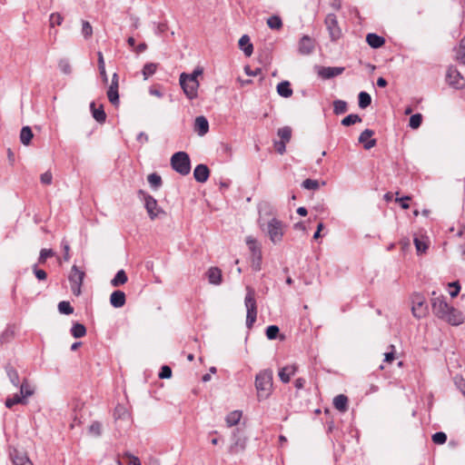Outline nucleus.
<instances>
[{
    "label": "nucleus",
    "mask_w": 465,
    "mask_h": 465,
    "mask_svg": "<svg viewBox=\"0 0 465 465\" xmlns=\"http://www.w3.org/2000/svg\"><path fill=\"white\" fill-rule=\"evenodd\" d=\"M302 186L304 189L315 191L320 188V183L317 180L308 178L302 182Z\"/></svg>",
    "instance_id": "obj_49"
},
{
    "label": "nucleus",
    "mask_w": 465,
    "mask_h": 465,
    "mask_svg": "<svg viewBox=\"0 0 465 465\" xmlns=\"http://www.w3.org/2000/svg\"><path fill=\"white\" fill-rule=\"evenodd\" d=\"M210 176V170L206 164H198L193 170V177L198 183H205Z\"/></svg>",
    "instance_id": "obj_17"
},
{
    "label": "nucleus",
    "mask_w": 465,
    "mask_h": 465,
    "mask_svg": "<svg viewBox=\"0 0 465 465\" xmlns=\"http://www.w3.org/2000/svg\"><path fill=\"white\" fill-rule=\"evenodd\" d=\"M324 25L331 42H337L342 37V31L340 27L336 15L328 14L325 17Z\"/></svg>",
    "instance_id": "obj_7"
},
{
    "label": "nucleus",
    "mask_w": 465,
    "mask_h": 465,
    "mask_svg": "<svg viewBox=\"0 0 465 465\" xmlns=\"http://www.w3.org/2000/svg\"><path fill=\"white\" fill-rule=\"evenodd\" d=\"M40 181L45 185L51 184L52 181H53V175H52L51 172L47 171V172L42 173L40 176Z\"/></svg>",
    "instance_id": "obj_61"
},
{
    "label": "nucleus",
    "mask_w": 465,
    "mask_h": 465,
    "mask_svg": "<svg viewBox=\"0 0 465 465\" xmlns=\"http://www.w3.org/2000/svg\"><path fill=\"white\" fill-rule=\"evenodd\" d=\"M366 42L367 44L374 49L381 48L385 45V39L384 37L375 34V33H369L366 35Z\"/></svg>",
    "instance_id": "obj_21"
},
{
    "label": "nucleus",
    "mask_w": 465,
    "mask_h": 465,
    "mask_svg": "<svg viewBox=\"0 0 465 465\" xmlns=\"http://www.w3.org/2000/svg\"><path fill=\"white\" fill-rule=\"evenodd\" d=\"M209 282L218 285L222 282V271L217 267H211L207 272Z\"/></svg>",
    "instance_id": "obj_26"
},
{
    "label": "nucleus",
    "mask_w": 465,
    "mask_h": 465,
    "mask_svg": "<svg viewBox=\"0 0 465 465\" xmlns=\"http://www.w3.org/2000/svg\"><path fill=\"white\" fill-rule=\"evenodd\" d=\"M5 370L12 384L18 387L20 384V379L16 369L13 365L7 364L5 367Z\"/></svg>",
    "instance_id": "obj_28"
},
{
    "label": "nucleus",
    "mask_w": 465,
    "mask_h": 465,
    "mask_svg": "<svg viewBox=\"0 0 465 465\" xmlns=\"http://www.w3.org/2000/svg\"><path fill=\"white\" fill-rule=\"evenodd\" d=\"M454 383L463 395H465V380L461 376H456L454 378Z\"/></svg>",
    "instance_id": "obj_63"
},
{
    "label": "nucleus",
    "mask_w": 465,
    "mask_h": 465,
    "mask_svg": "<svg viewBox=\"0 0 465 465\" xmlns=\"http://www.w3.org/2000/svg\"><path fill=\"white\" fill-rule=\"evenodd\" d=\"M456 60L465 64V36L460 41L459 47L456 52Z\"/></svg>",
    "instance_id": "obj_39"
},
{
    "label": "nucleus",
    "mask_w": 465,
    "mask_h": 465,
    "mask_svg": "<svg viewBox=\"0 0 465 465\" xmlns=\"http://www.w3.org/2000/svg\"><path fill=\"white\" fill-rule=\"evenodd\" d=\"M348 111V104L343 100L333 101V113L336 115L345 114Z\"/></svg>",
    "instance_id": "obj_36"
},
{
    "label": "nucleus",
    "mask_w": 465,
    "mask_h": 465,
    "mask_svg": "<svg viewBox=\"0 0 465 465\" xmlns=\"http://www.w3.org/2000/svg\"><path fill=\"white\" fill-rule=\"evenodd\" d=\"M89 431L95 436H100L102 434V423L94 421L89 427Z\"/></svg>",
    "instance_id": "obj_55"
},
{
    "label": "nucleus",
    "mask_w": 465,
    "mask_h": 465,
    "mask_svg": "<svg viewBox=\"0 0 465 465\" xmlns=\"http://www.w3.org/2000/svg\"><path fill=\"white\" fill-rule=\"evenodd\" d=\"M85 272L80 270L75 264L71 268L68 280L71 284V290L74 295L79 296L81 294V287L84 282Z\"/></svg>",
    "instance_id": "obj_8"
},
{
    "label": "nucleus",
    "mask_w": 465,
    "mask_h": 465,
    "mask_svg": "<svg viewBox=\"0 0 465 465\" xmlns=\"http://www.w3.org/2000/svg\"><path fill=\"white\" fill-rule=\"evenodd\" d=\"M82 34L85 39H88L93 35V27L87 21H83L82 24Z\"/></svg>",
    "instance_id": "obj_54"
},
{
    "label": "nucleus",
    "mask_w": 465,
    "mask_h": 465,
    "mask_svg": "<svg viewBox=\"0 0 465 465\" xmlns=\"http://www.w3.org/2000/svg\"><path fill=\"white\" fill-rule=\"evenodd\" d=\"M239 47L243 51L246 56H251L253 52V45L251 43L250 37L243 35L239 40Z\"/></svg>",
    "instance_id": "obj_25"
},
{
    "label": "nucleus",
    "mask_w": 465,
    "mask_h": 465,
    "mask_svg": "<svg viewBox=\"0 0 465 465\" xmlns=\"http://www.w3.org/2000/svg\"><path fill=\"white\" fill-rule=\"evenodd\" d=\"M252 268L253 271L258 272L262 268V252H254L252 256Z\"/></svg>",
    "instance_id": "obj_46"
},
{
    "label": "nucleus",
    "mask_w": 465,
    "mask_h": 465,
    "mask_svg": "<svg viewBox=\"0 0 465 465\" xmlns=\"http://www.w3.org/2000/svg\"><path fill=\"white\" fill-rule=\"evenodd\" d=\"M34 134L29 126H24L20 132V141L23 144L28 145L33 139Z\"/></svg>",
    "instance_id": "obj_33"
},
{
    "label": "nucleus",
    "mask_w": 465,
    "mask_h": 465,
    "mask_svg": "<svg viewBox=\"0 0 465 465\" xmlns=\"http://www.w3.org/2000/svg\"><path fill=\"white\" fill-rule=\"evenodd\" d=\"M130 414L125 406L122 404L116 405L114 411V418L115 420H127Z\"/></svg>",
    "instance_id": "obj_29"
},
{
    "label": "nucleus",
    "mask_w": 465,
    "mask_h": 465,
    "mask_svg": "<svg viewBox=\"0 0 465 465\" xmlns=\"http://www.w3.org/2000/svg\"><path fill=\"white\" fill-rule=\"evenodd\" d=\"M180 85L189 100L197 98L200 84L198 80H194V76L187 78L186 73H182L180 75Z\"/></svg>",
    "instance_id": "obj_5"
},
{
    "label": "nucleus",
    "mask_w": 465,
    "mask_h": 465,
    "mask_svg": "<svg viewBox=\"0 0 465 465\" xmlns=\"http://www.w3.org/2000/svg\"><path fill=\"white\" fill-rule=\"evenodd\" d=\"M33 272L35 275V277L39 280V281H45L46 280L47 278V273L45 272V271L42 270V269H39L37 267V264H35L33 266Z\"/></svg>",
    "instance_id": "obj_56"
},
{
    "label": "nucleus",
    "mask_w": 465,
    "mask_h": 465,
    "mask_svg": "<svg viewBox=\"0 0 465 465\" xmlns=\"http://www.w3.org/2000/svg\"><path fill=\"white\" fill-rule=\"evenodd\" d=\"M449 287L452 290L450 292V295L451 298H455L458 296L460 291V284L459 282H452L449 283Z\"/></svg>",
    "instance_id": "obj_58"
},
{
    "label": "nucleus",
    "mask_w": 465,
    "mask_h": 465,
    "mask_svg": "<svg viewBox=\"0 0 465 465\" xmlns=\"http://www.w3.org/2000/svg\"><path fill=\"white\" fill-rule=\"evenodd\" d=\"M232 443L228 448V452L231 455H235L244 451L246 449L247 438L241 432L240 429H236L232 436Z\"/></svg>",
    "instance_id": "obj_9"
},
{
    "label": "nucleus",
    "mask_w": 465,
    "mask_h": 465,
    "mask_svg": "<svg viewBox=\"0 0 465 465\" xmlns=\"http://www.w3.org/2000/svg\"><path fill=\"white\" fill-rule=\"evenodd\" d=\"M297 371L296 365H287L280 369L279 371V378L283 383H288L291 380V377L295 374Z\"/></svg>",
    "instance_id": "obj_20"
},
{
    "label": "nucleus",
    "mask_w": 465,
    "mask_h": 465,
    "mask_svg": "<svg viewBox=\"0 0 465 465\" xmlns=\"http://www.w3.org/2000/svg\"><path fill=\"white\" fill-rule=\"evenodd\" d=\"M58 311L61 314L69 315L74 312V308L69 302L62 301L58 303Z\"/></svg>",
    "instance_id": "obj_45"
},
{
    "label": "nucleus",
    "mask_w": 465,
    "mask_h": 465,
    "mask_svg": "<svg viewBox=\"0 0 465 465\" xmlns=\"http://www.w3.org/2000/svg\"><path fill=\"white\" fill-rule=\"evenodd\" d=\"M414 244L417 250L418 254L425 253L428 249V244L421 241L420 239L415 237Z\"/></svg>",
    "instance_id": "obj_52"
},
{
    "label": "nucleus",
    "mask_w": 465,
    "mask_h": 465,
    "mask_svg": "<svg viewBox=\"0 0 465 465\" xmlns=\"http://www.w3.org/2000/svg\"><path fill=\"white\" fill-rule=\"evenodd\" d=\"M292 128L290 126H283L279 128L277 131V135L280 137V141L289 143L292 138Z\"/></svg>",
    "instance_id": "obj_37"
},
{
    "label": "nucleus",
    "mask_w": 465,
    "mask_h": 465,
    "mask_svg": "<svg viewBox=\"0 0 465 465\" xmlns=\"http://www.w3.org/2000/svg\"><path fill=\"white\" fill-rule=\"evenodd\" d=\"M9 456L14 465H33L26 452L16 448L9 450Z\"/></svg>",
    "instance_id": "obj_12"
},
{
    "label": "nucleus",
    "mask_w": 465,
    "mask_h": 465,
    "mask_svg": "<svg viewBox=\"0 0 465 465\" xmlns=\"http://www.w3.org/2000/svg\"><path fill=\"white\" fill-rule=\"evenodd\" d=\"M422 118L423 117H422L421 114L418 113V114H412L410 117L409 126L411 129H418L421 125Z\"/></svg>",
    "instance_id": "obj_44"
},
{
    "label": "nucleus",
    "mask_w": 465,
    "mask_h": 465,
    "mask_svg": "<svg viewBox=\"0 0 465 465\" xmlns=\"http://www.w3.org/2000/svg\"><path fill=\"white\" fill-rule=\"evenodd\" d=\"M348 397L344 394H339L333 399L334 408L341 412H345L348 410Z\"/></svg>",
    "instance_id": "obj_24"
},
{
    "label": "nucleus",
    "mask_w": 465,
    "mask_h": 465,
    "mask_svg": "<svg viewBox=\"0 0 465 465\" xmlns=\"http://www.w3.org/2000/svg\"><path fill=\"white\" fill-rule=\"evenodd\" d=\"M61 246L63 248V251H64V260L65 262H68L71 258L70 256V245H69V242L65 240V239H63L62 240V242H61Z\"/></svg>",
    "instance_id": "obj_57"
},
{
    "label": "nucleus",
    "mask_w": 465,
    "mask_h": 465,
    "mask_svg": "<svg viewBox=\"0 0 465 465\" xmlns=\"http://www.w3.org/2000/svg\"><path fill=\"white\" fill-rule=\"evenodd\" d=\"M128 278L126 272L124 270H120L116 272L114 277L111 281V284L114 287H118L124 284L127 282Z\"/></svg>",
    "instance_id": "obj_32"
},
{
    "label": "nucleus",
    "mask_w": 465,
    "mask_h": 465,
    "mask_svg": "<svg viewBox=\"0 0 465 465\" xmlns=\"http://www.w3.org/2000/svg\"><path fill=\"white\" fill-rule=\"evenodd\" d=\"M344 70H345L344 67H338V66L337 67H331V66L322 67L321 70L319 71V74L323 79H330L334 76L341 74L344 72Z\"/></svg>",
    "instance_id": "obj_18"
},
{
    "label": "nucleus",
    "mask_w": 465,
    "mask_h": 465,
    "mask_svg": "<svg viewBox=\"0 0 465 465\" xmlns=\"http://www.w3.org/2000/svg\"><path fill=\"white\" fill-rule=\"evenodd\" d=\"M280 329L277 325H270L266 328L265 334L269 340H274L278 337Z\"/></svg>",
    "instance_id": "obj_48"
},
{
    "label": "nucleus",
    "mask_w": 465,
    "mask_h": 465,
    "mask_svg": "<svg viewBox=\"0 0 465 465\" xmlns=\"http://www.w3.org/2000/svg\"><path fill=\"white\" fill-rule=\"evenodd\" d=\"M64 20V17L59 13H53L50 15L49 22L50 26L54 27L55 25H60Z\"/></svg>",
    "instance_id": "obj_51"
},
{
    "label": "nucleus",
    "mask_w": 465,
    "mask_h": 465,
    "mask_svg": "<svg viewBox=\"0 0 465 465\" xmlns=\"http://www.w3.org/2000/svg\"><path fill=\"white\" fill-rule=\"evenodd\" d=\"M432 312L439 319L452 326H459L465 321V317L460 310L450 306L443 295L431 299Z\"/></svg>",
    "instance_id": "obj_1"
},
{
    "label": "nucleus",
    "mask_w": 465,
    "mask_h": 465,
    "mask_svg": "<svg viewBox=\"0 0 465 465\" xmlns=\"http://www.w3.org/2000/svg\"><path fill=\"white\" fill-rule=\"evenodd\" d=\"M277 93L284 98H289L292 95V89L289 81H282L277 85Z\"/></svg>",
    "instance_id": "obj_27"
},
{
    "label": "nucleus",
    "mask_w": 465,
    "mask_h": 465,
    "mask_svg": "<svg viewBox=\"0 0 465 465\" xmlns=\"http://www.w3.org/2000/svg\"><path fill=\"white\" fill-rule=\"evenodd\" d=\"M361 118L360 117V115L355 114H351L341 120V124L343 126H351L356 123H361Z\"/></svg>",
    "instance_id": "obj_42"
},
{
    "label": "nucleus",
    "mask_w": 465,
    "mask_h": 465,
    "mask_svg": "<svg viewBox=\"0 0 465 465\" xmlns=\"http://www.w3.org/2000/svg\"><path fill=\"white\" fill-rule=\"evenodd\" d=\"M147 181L153 190H158L163 184L162 177L156 173L149 174L147 176Z\"/></svg>",
    "instance_id": "obj_34"
},
{
    "label": "nucleus",
    "mask_w": 465,
    "mask_h": 465,
    "mask_svg": "<svg viewBox=\"0 0 465 465\" xmlns=\"http://www.w3.org/2000/svg\"><path fill=\"white\" fill-rule=\"evenodd\" d=\"M283 229V223L277 218H272L266 225L267 234L273 243L282 242L284 233Z\"/></svg>",
    "instance_id": "obj_6"
},
{
    "label": "nucleus",
    "mask_w": 465,
    "mask_h": 465,
    "mask_svg": "<svg viewBox=\"0 0 465 465\" xmlns=\"http://www.w3.org/2000/svg\"><path fill=\"white\" fill-rule=\"evenodd\" d=\"M314 50V40L309 35H303L300 42L298 51L302 55H308Z\"/></svg>",
    "instance_id": "obj_15"
},
{
    "label": "nucleus",
    "mask_w": 465,
    "mask_h": 465,
    "mask_svg": "<svg viewBox=\"0 0 465 465\" xmlns=\"http://www.w3.org/2000/svg\"><path fill=\"white\" fill-rule=\"evenodd\" d=\"M58 67L65 74H69L72 72V67L67 59H61L58 63Z\"/></svg>",
    "instance_id": "obj_53"
},
{
    "label": "nucleus",
    "mask_w": 465,
    "mask_h": 465,
    "mask_svg": "<svg viewBox=\"0 0 465 465\" xmlns=\"http://www.w3.org/2000/svg\"><path fill=\"white\" fill-rule=\"evenodd\" d=\"M18 403L25 404L26 401L23 400L19 394H15L12 398H7L5 404L6 408L11 409L14 405Z\"/></svg>",
    "instance_id": "obj_47"
},
{
    "label": "nucleus",
    "mask_w": 465,
    "mask_h": 465,
    "mask_svg": "<svg viewBox=\"0 0 465 465\" xmlns=\"http://www.w3.org/2000/svg\"><path fill=\"white\" fill-rule=\"evenodd\" d=\"M126 296L123 291L117 290L112 292L110 303L114 308H121L125 304Z\"/></svg>",
    "instance_id": "obj_19"
},
{
    "label": "nucleus",
    "mask_w": 465,
    "mask_h": 465,
    "mask_svg": "<svg viewBox=\"0 0 465 465\" xmlns=\"http://www.w3.org/2000/svg\"><path fill=\"white\" fill-rule=\"evenodd\" d=\"M267 25L271 29L280 30L282 27V21L278 15H272L267 19Z\"/></svg>",
    "instance_id": "obj_40"
},
{
    "label": "nucleus",
    "mask_w": 465,
    "mask_h": 465,
    "mask_svg": "<svg viewBox=\"0 0 465 465\" xmlns=\"http://www.w3.org/2000/svg\"><path fill=\"white\" fill-rule=\"evenodd\" d=\"M411 200V197L409 196V195H405V196H402V197H397L396 198V202H398L401 205V207L403 209V210H407L410 208V204H409V202Z\"/></svg>",
    "instance_id": "obj_59"
},
{
    "label": "nucleus",
    "mask_w": 465,
    "mask_h": 465,
    "mask_svg": "<svg viewBox=\"0 0 465 465\" xmlns=\"http://www.w3.org/2000/svg\"><path fill=\"white\" fill-rule=\"evenodd\" d=\"M144 207L151 220H154L158 217V214L163 213V211L158 206L157 201L152 196H146L144 200Z\"/></svg>",
    "instance_id": "obj_14"
},
{
    "label": "nucleus",
    "mask_w": 465,
    "mask_h": 465,
    "mask_svg": "<svg viewBox=\"0 0 465 465\" xmlns=\"http://www.w3.org/2000/svg\"><path fill=\"white\" fill-rule=\"evenodd\" d=\"M358 104L360 108H367L371 104V96L367 92H361L358 95Z\"/></svg>",
    "instance_id": "obj_35"
},
{
    "label": "nucleus",
    "mask_w": 465,
    "mask_h": 465,
    "mask_svg": "<svg viewBox=\"0 0 465 465\" xmlns=\"http://www.w3.org/2000/svg\"><path fill=\"white\" fill-rule=\"evenodd\" d=\"M55 255V252L52 249H42L38 257V263L45 264L48 258Z\"/></svg>",
    "instance_id": "obj_43"
},
{
    "label": "nucleus",
    "mask_w": 465,
    "mask_h": 465,
    "mask_svg": "<svg viewBox=\"0 0 465 465\" xmlns=\"http://www.w3.org/2000/svg\"><path fill=\"white\" fill-rule=\"evenodd\" d=\"M248 246H249V249L252 252V256L254 255V252H261L260 248L258 247L257 245V242L255 240L253 239H251V238H248L247 241H246Z\"/></svg>",
    "instance_id": "obj_64"
},
{
    "label": "nucleus",
    "mask_w": 465,
    "mask_h": 465,
    "mask_svg": "<svg viewBox=\"0 0 465 465\" xmlns=\"http://www.w3.org/2000/svg\"><path fill=\"white\" fill-rule=\"evenodd\" d=\"M159 378L160 379H169L172 377V369L167 366V365H163L162 368H161V371L158 374Z\"/></svg>",
    "instance_id": "obj_60"
},
{
    "label": "nucleus",
    "mask_w": 465,
    "mask_h": 465,
    "mask_svg": "<svg viewBox=\"0 0 465 465\" xmlns=\"http://www.w3.org/2000/svg\"><path fill=\"white\" fill-rule=\"evenodd\" d=\"M172 168L182 175H187L191 171V161L185 152H177L171 157Z\"/></svg>",
    "instance_id": "obj_4"
},
{
    "label": "nucleus",
    "mask_w": 465,
    "mask_h": 465,
    "mask_svg": "<svg viewBox=\"0 0 465 465\" xmlns=\"http://www.w3.org/2000/svg\"><path fill=\"white\" fill-rule=\"evenodd\" d=\"M20 385V396L23 400H25L27 397H30L34 394V389L29 385L26 380L19 384Z\"/></svg>",
    "instance_id": "obj_38"
},
{
    "label": "nucleus",
    "mask_w": 465,
    "mask_h": 465,
    "mask_svg": "<svg viewBox=\"0 0 465 465\" xmlns=\"http://www.w3.org/2000/svg\"><path fill=\"white\" fill-rule=\"evenodd\" d=\"M245 307L247 310L246 314V326L251 329L253 326V323L256 322L257 318V304L255 300V291L247 286L246 287V295L244 299Z\"/></svg>",
    "instance_id": "obj_3"
},
{
    "label": "nucleus",
    "mask_w": 465,
    "mask_h": 465,
    "mask_svg": "<svg viewBox=\"0 0 465 465\" xmlns=\"http://www.w3.org/2000/svg\"><path fill=\"white\" fill-rule=\"evenodd\" d=\"M70 332L74 338H82L86 334V328L82 323L74 322L70 330Z\"/></svg>",
    "instance_id": "obj_30"
},
{
    "label": "nucleus",
    "mask_w": 465,
    "mask_h": 465,
    "mask_svg": "<svg viewBox=\"0 0 465 465\" xmlns=\"http://www.w3.org/2000/svg\"><path fill=\"white\" fill-rule=\"evenodd\" d=\"M446 81L455 89L465 87V80L455 66H450L446 74Z\"/></svg>",
    "instance_id": "obj_11"
},
{
    "label": "nucleus",
    "mask_w": 465,
    "mask_h": 465,
    "mask_svg": "<svg viewBox=\"0 0 465 465\" xmlns=\"http://www.w3.org/2000/svg\"><path fill=\"white\" fill-rule=\"evenodd\" d=\"M412 307L411 312L415 318L420 319L425 317L428 312V305L425 302L424 297L420 293H415L412 295Z\"/></svg>",
    "instance_id": "obj_10"
},
{
    "label": "nucleus",
    "mask_w": 465,
    "mask_h": 465,
    "mask_svg": "<svg viewBox=\"0 0 465 465\" xmlns=\"http://www.w3.org/2000/svg\"><path fill=\"white\" fill-rule=\"evenodd\" d=\"M156 69H157V64H154V63H147L143 65V78L146 80L148 79L150 76H152L153 74H155L156 72Z\"/></svg>",
    "instance_id": "obj_41"
},
{
    "label": "nucleus",
    "mask_w": 465,
    "mask_h": 465,
    "mask_svg": "<svg viewBox=\"0 0 465 465\" xmlns=\"http://www.w3.org/2000/svg\"><path fill=\"white\" fill-rule=\"evenodd\" d=\"M255 387L259 401L267 399L272 391V371L266 369L260 371L255 378Z\"/></svg>",
    "instance_id": "obj_2"
},
{
    "label": "nucleus",
    "mask_w": 465,
    "mask_h": 465,
    "mask_svg": "<svg viewBox=\"0 0 465 465\" xmlns=\"http://www.w3.org/2000/svg\"><path fill=\"white\" fill-rule=\"evenodd\" d=\"M119 76L116 73H114L112 76L111 84L107 91V97L110 103L114 105H117L119 104Z\"/></svg>",
    "instance_id": "obj_13"
},
{
    "label": "nucleus",
    "mask_w": 465,
    "mask_h": 465,
    "mask_svg": "<svg viewBox=\"0 0 465 465\" xmlns=\"http://www.w3.org/2000/svg\"><path fill=\"white\" fill-rule=\"evenodd\" d=\"M90 109L92 112L93 117L100 124H103L106 120V114L104 110L103 104H101L98 108H96L95 102H92L90 104Z\"/></svg>",
    "instance_id": "obj_23"
},
{
    "label": "nucleus",
    "mask_w": 465,
    "mask_h": 465,
    "mask_svg": "<svg viewBox=\"0 0 465 465\" xmlns=\"http://www.w3.org/2000/svg\"><path fill=\"white\" fill-rule=\"evenodd\" d=\"M374 134V131L371 129H365L359 136V143L363 144L365 150H370L377 144L376 139H371Z\"/></svg>",
    "instance_id": "obj_16"
},
{
    "label": "nucleus",
    "mask_w": 465,
    "mask_h": 465,
    "mask_svg": "<svg viewBox=\"0 0 465 465\" xmlns=\"http://www.w3.org/2000/svg\"><path fill=\"white\" fill-rule=\"evenodd\" d=\"M286 143H287L282 141H274L273 146L275 151L280 154H283L286 151Z\"/></svg>",
    "instance_id": "obj_62"
},
{
    "label": "nucleus",
    "mask_w": 465,
    "mask_h": 465,
    "mask_svg": "<svg viewBox=\"0 0 465 465\" xmlns=\"http://www.w3.org/2000/svg\"><path fill=\"white\" fill-rule=\"evenodd\" d=\"M432 441L435 444H444L447 441V435L443 431H438L432 435Z\"/></svg>",
    "instance_id": "obj_50"
},
{
    "label": "nucleus",
    "mask_w": 465,
    "mask_h": 465,
    "mask_svg": "<svg viewBox=\"0 0 465 465\" xmlns=\"http://www.w3.org/2000/svg\"><path fill=\"white\" fill-rule=\"evenodd\" d=\"M242 411H233L230 412L226 418L225 421L228 427H232L234 425H237L242 418Z\"/></svg>",
    "instance_id": "obj_31"
},
{
    "label": "nucleus",
    "mask_w": 465,
    "mask_h": 465,
    "mask_svg": "<svg viewBox=\"0 0 465 465\" xmlns=\"http://www.w3.org/2000/svg\"><path fill=\"white\" fill-rule=\"evenodd\" d=\"M194 130L199 135H204L209 131V123L204 116H197L194 121Z\"/></svg>",
    "instance_id": "obj_22"
}]
</instances>
